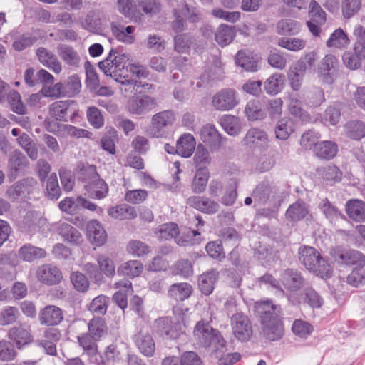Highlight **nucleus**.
<instances>
[{
    "label": "nucleus",
    "instance_id": "f257e3e1",
    "mask_svg": "<svg viewBox=\"0 0 365 365\" xmlns=\"http://www.w3.org/2000/svg\"><path fill=\"white\" fill-rule=\"evenodd\" d=\"M255 312L259 319L261 334L269 341L281 339L284 327L281 317V307L271 300L257 301L255 303Z\"/></svg>",
    "mask_w": 365,
    "mask_h": 365
},
{
    "label": "nucleus",
    "instance_id": "f03ea898",
    "mask_svg": "<svg viewBox=\"0 0 365 365\" xmlns=\"http://www.w3.org/2000/svg\"><path fill=\"white\" fill-rule=\"evenodd\" d=\"M299 262L314 274L321 278H329L332 269L327 260L313 247L302 245L298 250Z\"/></svg>",
    "mask_w": 365,
    "mask_h": 365
},
{
    "label": "nucleus",
    "instance_id": "7ed1b4c3",
    "mask_svg": "<svg viewBox=\"0 0 365 365\" xmlns=\"http://www.w3.org/2000/svg\"><path fill=\"white\" fill-rule=\"evenodd\" d=\"M195 340L202 346L210 347L216 352H223L226 341L218 330L204 321L198 322L193 330Z\"/></svg>",
    "mask_w": 365,
    "mask_h": 365
},
{
    "label": "nucleus",
    "instance_id": "20e7f679",
    "mask_svg": "<svg viewBox=\"0 0 365 365\" xmlns=\"http://www.w3.org/2000/svg\"><path fill=\"white\" fill-rule=\"evenodd\" d=\"M353 34L356 38L353 51L345 52L342 59L347 68L356 70L361 66V61L365 59V27L361 25L356 26Z\"/></svg>",
    "mask_w": 365,
    "mask_h": 365
},
{
    "label": "nucleus",
    "instance_id": "39448f33",
    "mask_svg": "<svg viewBox=\"0 0 365 365\" xmlns=\"http://www.w3.org/2000/svg\"><path fill=\"white\" fill-rule=\"evenodd\" d=\"M129 60L126 53L112 48L108 56L98 63L99 68L108 76L115 78L123 77L125 70V63Z\"/></svg>",
    "mask_w": 365,
    "mask_h": 365
},
{
    "label": "nucleus",
    "instance_id": "423d86ee",
    "mask_svg": "<svg viewBox=\"0 0 365 365\" xmlns=\"http://www.w3.org/2000/svg\"><path fill=\"white\" fill-rule=\"evenodd\" d=\"M88 174V177H83L86 182L84 188L89 196L96 199H103L106 197L108 192V186L106 182L99 178L96 167L92 165L83 171L82 175Z\"/></svg>",
    "mask_w": 365,
    "mask_h": 365
},
{
    "label": "nucleus",
    "instance_id": "0eeeda50",
    "mask_svg": "<svg viewBox=\"0 0 365 365\" xmlns=\"http://www.w3.org/2000/svg\"><path fill=\"white\" fill-rule=\"evenodd\" d=\"M173 16L175 20L172 22V29L175 33H180L185 29L186 20L192 23L197 22L201 14L197 8L182 3L173 9Z\"/></svg>",
    "mask_w": 365,
    "mask_h": 365
},
{
    "label": "nucleus",
    "instance_id": "6e6552de",
    "mask_svg": "<svg viewBox=\"0 0 365 365\" xmlns=\"http://www.w3.org/2000/svg\"><path fill=\"white\" fill-rule=\"evenodd\" d=\"M175 120L173 111L170 110L160 111L153 115L151 125L147 133L152 138H161L165 133L166 128L173 125Z\"/></svg>",
    "mask_w": 365,
    "mask_h": 365
},
{
    "label": "nucleus",
    "instance_id": "1a4fd4ad",
    "mask_svg": "<svg viewBox=\"0 0 365 365\" xmlns=\"http://www.w3.org/2000/svg\"><path fill=\"white\" fill-rule=\"evenodd\" d=\"M78 112V104L73 100L58 101L49 106L51 116L60 121L74 122Z\"/></svg>",
    "mask_w": 365,
    "mask_h": 365
},
{
    "label": "nucleus",
    "instance_id": "9d476101",
    "mask_svg": "<svg viewBox=\"0 0 365 365\" xmlns=\"http://www.w3.org/2000/svg\"><path fill=\"white\" fill-rule=\"evenodd\" d=\"M240 103L237 91L233 88H222L212 98V106L219 111H228L235 108Z\"/></svg>",
    "mask_w": 365,
    "mask_h": 365
},
{
    "label": "nucleus",
    "instance_id": "9b49d317",
    "mask_svg": "<svg viewBox=\"0 0 365 365\" xmlns=\"http://www.w3.org/2000/svg\"><path fill=\"white\" fill-rule=\"evenodd\" d=\"M157 332L166 339H175L185 333L183 322L173 321L169 317H160L155 320Z\"/></svg>",
    "mask_w": 365,
    "mask_h": 365
},
{
    "label": "nucleus",
    "instance_id": "f8f14e48",
    "mask_svg": "<svg viewBox=\"0 0 365 365\" xmlns=\"http://www.w3.org/2000/svg\"><path fill=\"white\" fill-rule=\"evenodd\" d=\"M288 300L294 305L307 304L313 309L320 308L323 303V298L312 287H307L299 294L296 292L289 293Z\"/></svg>",
    "mask_w": 365,
    "mask_h": 365
},
{
    "label": "nucleus",
    "instance_id": "ddd939ff",
    "mask_svg": "<svg viewBox=\"0 0 365 365\" xmlns=\"http://www.w3.org/2000/svg\"><path fill=\"white\" fill-rule=\"evenodd\" d=\"M309 8L310 20L307 22V25L313 36H319L322 31L321 27L326 22V13L315 0L310 1Z\"/></svg>",
    "mask_w": 365,
    "mask_h": 365
},
{
    "label": "nucleus",
    "instance_id": "4468645a",
    "mask_svg": "<svg viewBox=\"0 0 365 365\" xmlns=\"http://www.w3.org/2000/svg\"><path fill=\"white\" fill-rule=\"evenodd\" d=\"M330 254L335 262L340 264L363 267L365 264V256L354 250H341L333 249Z\"/></svg>",
    "mask_w": 365,
    "mask_h": 365
},
{
    "label": "nucleus",
    "instance_id": "2eb2a0df",
    "mask_svg": "<svg viewBox=\"0 0 365 365\" xmlns=\"http://www.w3.org/2000/svg\"><path fill=\"white\" fill-rule=\"evenodd\" d=\"M29 165V162L23 153L17 149L13 150L8 160L9 177L14 180L18 176L23 175Z\"/></svg>",
    "mask_w": 365,
    "mask_h": 365
},
{
    "label": "nucleus",
    "instance_id": "dca6fc26",
    "mask_svg": "<svg viewBox=\"0 0 365 365\" xmlns=\"http://www.w3.org/2000/svg\"><path fill=\"white\" fill-rule=\"evenodd\" d=\"M231 322L233 333L239 340L246 341L250 337L252 330L247 316L242 312L236 313L232 317Z\"/></svg>",
    "mask_w": 365,
    "mask_h": 365
},
{
    "label": "nucleus",
    "instance_id": "f3484780",
    "mask_svg": "<svg viewBox=\"0 0 365 365\" xmlns=\"http://www.w3.org/2000/svg\"><path fill=\"white\" fill-rule=\"evenodd\" d=\"M8 338L18 349H23L33 341L30 329L22 324L12 327L8 332Z\"/></svg>",
    "mask_w": 365,
    "mask_h": 365
},
{
    "label": "nucleus",
    "instance_id": "a211bd4d",
    "mask_svg": "<svg viewBox=\"0 0 365 365\" xmlns=\"http://www.w3.org/2000/svg\"><path fill=\"white\" fill-rule=\"evenodd\" d=\"M201 140L212 150H218L223 144L224 139L212 124H206L200 130Z\"/></svg>",
    "mask_w": 365,
    "mask_h": 365
},
{
    "label": "nucleus",
    "instance_id": "6ab92c4d",
    "mask_svg": "<svg viewBox=\"0 0 365 365\" xmlns=\"http://www.w3.org/2000/svg\"><path fill=\"white\" fill-rule=\"evenodd\" d=\"M38 281L47 285H54L61 282L63 275L61 270L52 264L40 266L36 272Z\"/></svg>",
    "mask_w": 365,
    "mask_h": 365
},
{
    "label": "nucleus",
    "instance_id": "aec40b11",
    "mask_svg": "<svg viewBox=\"0 0 365 365\" xmlns=\"http://www.w3.org/2000/svg\"><path fill=\"white\" fill-rule=\"evenodd\" d=\"M108 19L104 12L101 10L90 11L86 16L83 26L85 29L98 33L107 25Z\"/></svg>",
    "mask_w": 365,
    "mask_h": 365
},
{
    "label": "nucleus",
    "instance_id": "412c9836",
    "mask_svg": "<svg viewBox=\"0 0 365 365\" xmlns=\"http://www.w3.org/2000/svg\"><path fill=\"white\" fill-rule=\"evenodd\" d=\"M63 319V311L55 305H47L39 312L38 321L41 324L56 326Z\"/></svg>",
    "mask_w": 365,
    "mask_h": 365
},
{
    "label": "nucleus",
    "instance_id": "4be33fe9",
    "mask_svg": "<svg viewBox=\"0 0 365 365\" xmlns=\"http://www.w3.org/2000/svg\"><path fill=\"white\" fill-rule=\"evenodd\" d=\"M133 341L144 356H153L155 350V344L151 335L145 330H140L133 336Z\"/></svg>",
    "mask_w": 365,
    "mask_h": 365
},
{
    "label": "nucleus",
    "instance_id": "5701e85b",
    "mask_svg": "<svg viewBox=\"0 0 365 365\" xmlns=\"http://www.w3.org/2000/svg\"><path fill=\"white\" fill-rule=\"evenodd\" d=\"M187 204L206 214H214L217 212L219 209V204L208 198L200 196H192L187 200Z\"/></svg>",
    "mask_w": 365,
    "mask_h": 365
},
{
    "label": "nucleus",
    "instance_id": "b1692460",
    "mask_svg": "<svg viewBox=\"0 0 365 365\" xmlns=\"http://www.w3.org/2000/svg\"><path fill=\"white\" fill-rule=\"evenodd\" d=\"M278 187L274 182L268 181L260 183L253 192L255 200H258L262 203H265L268 200H275L278 193Z\"/></svg>",
    "mask_w": 365,
    "mask_h": 365
},
{
    "label": "nucleus",
    "instance_id": "393cba45",
    "mask_svg": "<svg viewBox=\"0 0 365 365\" xmlns=\"http://www.w3.org/2000/svg\"><path fill=\"white\" fill-rule=\"evenodd\" d=\"M87 235L91 242L96 246L103 245L107 240V234L97 220H91L88 223Z\"/></svg>",
    "mask_w": 365,
    "mask_h": 365
},
{
    "label": "nucleus",
    "instance_id": "a878e982",
    "mask_svg": "<svg viewBox=\"0 0 365 365\" xmlns=\"http://www.w3.org/2000/svg\"><path fill=\"white\" fill-rule=\"evenodd\" d=\"M282 281L284 287L292 292H295L304 284V278L301 273L292 269L284 270L282 275Z\"/></svg>",
    "mask_w": 365,
    "mask_h": 365
},
{
    "label": "nucleus",
    "instance_id": "bb28decb",
    "mask_svg": "<svg viewBox=\"0 0 365 365\" xmlns=\"http://www.w3.org/2000/svg\"><path fill=\"white\" fill-rule=\"evenodd\" d=\"M157 106V101L155 98L144 95L138 98L131 104L130 110L132 113L137 115L147 113Z\"/></svg>",
    "mask_w": 365,
    "mask_h": 365
},
{
    "label": "nucleus",
    "instance_id": "cd10ccee",
    "mask_svg": "<svg viewBox=\"0 0 365 365\" xmlns=\"http://www.w3.org/2000/svg\"><path fill=\"white\" fill-rule=\"evenodd\" d=\"M192 287L187 282H179L172 284L168 291V296L175 301H184L192 293Z\"/></svg>",
    "mask_w": 365,
    "mask_h": 365
},
{
    "label": "nucleus",
    "instance_id": "c85d7f7f",
    "mask_svg": "<svg viewBox=\"0 0 365 365\" xmlns=\"http://www.w3.org/2000/svg\"><path fill=\"white\" fill-rule=\"evenodd\" d=\"M57 49L59 56L66 65L73 68L80 67L81 57L72 46L60 45Z\"/></svg>",
    "mask_w": 365,
    "mask_h": 365
},
{
    "label": "nucleus",
    "instance_id": "c756f323",
    "mask_svg": "<svg viewBox=\"0 0 365 365\" xmlns=\"http://www.w3.org/2000/svg\"><path fill=\"white\" fill-rule=\"evenodd\" d=\"M218 277L219 272L215 269H211L200 275L198 287L200 292L207 296L212 294Z\"/></svg>",
    "mask_w": 365,
    "mask_h": 365
},
{
    "label": "nucleus",
    "instance_id": "7c9ffc66",
    "mask_svg": "<svg viewBox=\"0 0 365 365\" xmlns=\"http://www.w3.org/2000/svg\"><path fill=\"white\" fill-rule=\"evenodd\" d=\"M196 147L194 136L190 133L182 135L177 141V154L184 158L190 157Z\"/></svg>",
    "mask_w": 365,
    "mask_h": 365
},
{
    "label": "nucleus",
    "instance_id": "2f4dec72",
    "mask_svg": "<svg viewBox=\"0 0 365 365\" xmlns=\"http://www.w3.org/2000/svg\"><path fill=\"white\" fill-rule=\"evenodd\" d=\"M36 55L40 62L54 73H58L61 71V63L57 57L48 50L45 48H39L37 50Z\"/></svg>",
    "mask_w": 365,
    "mask_h": 365
},
{
    "label": "nucleus",
    "instance_id": "473e14b6",
    "mask_svg": "<svg viewBox=\"0 0 365 365\" xmlns=\"http://www.w3.org/2000/svg\"><path fill=\"white\" fill-rule=\"evenodd\" d=\"M309 213V206L302 200H297L289 205L285 217L290 222H297L304 219Z\"/></svg>",
    "mask_w": 365,
    "mask_h": 365
},
{
    "label": "nucleus",
    "instance_id": "72a5a7b5",
    "mask_svg": "<svg viewBox=\"0 0 365 365\" xmlns=\"http://www.w3.org/2000/svg\"><path fill=\"white\" fill-rule=\"evenodd\" d=\"M108 214L111 217L119 220H133L138 215L135 209L128 204L111 207L108 209Z\"/></svg>",
    "mask_w": 365,
    "mask_h": 365
},
{
    "label": "nucleus",
    "instance_id": "f704fd0d",
    "mask_svg": "<svg viewBox=\"0 0 365 365\" xmlns=\"http://www.w3.org/2000/svg\"><path fill=\"white\" fill-rule=\"evenodd\" d=\"M245 113L249 120H257L265 118L267 113L264 105L259 100L249 101L245 106Z\"/></svg>",
    "mask_w": 365,
    "mask_h": 365
},
{
    "label": "nucleus",
    "instance_id": "c9c22d12",
    "mask_svg": "<svg viewBox=\"0 0 365 365\" xmlns=\"http://www.w3.org/2000/svg\"><path fill=\"white\" fill-rule=\"evenodd\" d=\"M348 216L356 222L365 221V202L359 200H351L346 202Z\"/></svg>",
    "mask_w": 365,
    "mask_h": 365
},
{
    "label": "nucleus",
    "instance_id": "e433bc0d",
    "mask_svg": "<svg viewBox=\"0 0 365 365\" xmlns=\"http://www.w3.org/2000/svg\"><path fill=\"white\" fill-rule=\"evenodd\" d=\"M115 286L120 290L114 294L113 300L119 307L125 309L128 304L127 294L133 291L132 283L128 279H123L116 282Z\"/></svg>",
    "mask_w": 365,
    "mask_h": 365
},
{
    "label": "nucleus",
    "instance_id": "4c0bfd02",
    "mask_svg": "<svg viewBox=\"0 0 365 365\" xmlns=\"http://www.w3.org/2000/svg\"><path fill=\"white\" fill-rule=\"evenodd\" d=\"M57 232L64 240L74 245H79L82 241L80 232L68 223H61L57 227Z\"/></svg>",
    "mask_w": 365,
    "mask_h": 365
},
{
    "label": "nucleus",
    "instance_id": "58836bf2",
    "mask_svg": "<svg viewBox=\"0 0 365 365\" xmlns=\"http://www.w3.org/2000/svg\"><path fill=\"white\" fill-rule=\"evenodd\" d=\"M210 172L207 168H198L192 180L191 188L194 193L200 194L203 192L207 187Z\"/></svg>",
    "mask_w": 365,
    "mask_h": 365
},
{
    "label": "nucleus",
    "instance_id": "ea45409f",
    "mask_svg": "<svg viewBox=\"0 0 365 365\" xmlns=\"http://www.w3.org/2000/svg\"><path fill=\"white\" fill-rule=\"evenodd\" d=\"M338 146L332 141H322L316 145L314 148L315 155L322 159L329 160L333 158L337 153Z\"/></svg>",
    "mask_w": 365,
    "mask_h": 365
},
{
    "label": "nucleus",
    "instance_id": "a19ab883",
    "mask_svg": "<svg viewBox=\"0 0 365 365\" xmlns=\"http://www.w3.org/2000/svg\"><path fill=\"white\" fill-rule=\"evenodd\" d=\"M143 270V264L138 260H130L118 268V274L129 278L139 277Z\"/></svg>",
    "mask_w": 365,
    "mask_h": 365
},
{
    "label": "nucleus",
    "instance_id": "79ce46f5",
    "mask_svg": "<svg viewBox=\"0 0 365 365\" xmlns=\"http://www.w3.org/2000/svg\"><path fill=\"white\" fill-rule=\"evenodd\" d=\"M349 43L350 41L346 34L342 29L339 28L331 34L326 42V46L329 48L342 49L346 48Z\"/></svg>",
    "mask_w": 365,
    "mask_h": 365
},
{
    "label": "nucleus",
    "instance_id": "37998d69",
    "mask_svg": "<svg viewBox=\"0 0 365 365\" xmlns=\"http://www.w3.org/2000/svg\"><path fill=\"white\" fill-rule=\"evenodd\" d=\"M19 255L24 261L33 262L35 259L45 257L46 252L42 248L28 244L20 248Z\"/></svg>",
    "mask_w": 365,
    "mask_h": 365
},
{
    "label": "nucleus",
    "instance_id": "c03bdc74",
    "mask_svg": "<svg viewBox=\"0 0 365 365\" xmlns=\"http://www.w3.org/2000/svg\"><path fill=\"white\" fill-rule=\"evenodd\" d=\"M235 34L234 26L221 24L215 32V41L220 46H225L232 41Z\"/></svg>",
    "mask_w": 365,
    "mask_h": 365
},
{
    "label": "nucleus",
    "instance_id": "a18cd8bd",
    "mask_svg": "<svg viewBox=\"0 0 365 365\" xmlns=\"http://www.w3.org/2000/svg\"><path fill=\"white\" fill-rule=\"evenodd\" d=\"M267 141V135L266 133L259 128H250L245 138L244 143L250 148L256 147L265 143Z\"/></svg>",
    "mask_w": 365,
    "mask_h": 365
},
{
    "label": "nucleus",
    "instance_id": "49530a36",
    "mask_svg": "<svg viewBox=\"0 0 365 365\" xmlns=\"http://www.w3.org/2000/svg\"><path fill=\"white\" fill-rule=\"evenodd\" d=\"M236 64L246 71L255 72L259 69V63L256 58L240 51L235 57Z\"/></svg>",
    "mask_w": 365,
    "mask_h": 365
},
{
    "label": "nucleus",
    "instance_id": "de8ad7c7",
    "mask_svg": "<svg viewBox=\"0 0 365 365\" xmlns=\"http://www.w3.org/2000/svg\"><path fill=\"white\" fill-rule=\"evenodd\" d=\"M285 76L282 73H275L264 82V88L267 93L276 95L283 88Z\"/></svg>",
    "mask_w": 365,
    "mask_h": 365
},
{
    "label": "nucleus",
    "instance_id": "09e8293b",
    "mask_svg": "<svg viewBox=\"0 0 365 365\" xmlns=\"http://www.w3.org/2000/svg\"><path fill=\"white\" fill-rule=\"evenodd\" d=\"M317 172L327 184L332 185L336 182H339L341 178V173L335 165L319 168Z\"/></svg>",
    "mask_w": 365,
    "mask_h": 365
},
{
    "label": "nucleus",
    "instance_id": "8fccbe9b",
    "mask_svg": "<svg viewBox=\"0 0 365 365\" xmlns=\"http://www.w3.org/2000/svg\"><path fill=\"white\" fill-rule=\"evenodd\" d=\"M345 133L349 138L359 140L365 137V123L361 120H351L345 125Z\"/></svg>",
    "mask_w": 365,
    "mask_h": 365
},
{
    "label": "nucleus",
    "instance_id": "3c124183",
    "mask_svg": "<svg viewBox=\"0 0 365 365\" xmlns=\"http://www.w3.org/2000/svg\"><path fill=\"white\" fill-rule=\"evenodd\" d=\"M301 30V24L291 19H282L277 23V31L280 35H295Z\"/></svg>",
    "mask_w": 365,
    "mask_h": 365
},
{
    "label": "nucleus",
    "instance_id": "603ef678",
    "mask_svg": "<svg viewBox=\"0 0 365 365\" xmlns=\"http://www.w3.org/2000/svg\"><path fill=\"white\" fill-rule=\"evenodd\" d=\"M135 28L133 26H128L126 27L122 25H114L111 26V30L113 35L116 38L122 42L127 43H132L135 38L133 35Z\"/></svg>",
    "mask_w": 365,
    "mask_h": 365
},
{
    "label": "nucleus",
    "instance_id": "864d4df0",
    "mask_svg": "<svg viewBox=\"0 0 365 365\" xmlns=\"http://www.w3.org/2000/svg\"><path fill=\"white\" fill-rule=\"evenodd\" d=\"M14 38L12 46L14 50L21 51L30 47L36 41L37 38L30 33H25L19 36H16V33H11Z\"/></svg>",
    "mask_w": 365,
    "mask_h": 365
},
{
    "label": "nucleus",
    "instance_id": "5fc2aeb1",
    "mask_svg": "<svg viewBox=\"0 0 365 365\" xmlns=\"http://www.w3.org/2000/svg\"><path fill=\"white\" fill-rule=\"evenodd\" d=\"M274 131L277 138L285 140L294 132L293 122L287 118H282L278 120Z\"/></svg>",
    "mask_w": 365,
    "mask_h": 365
},
{
    "label": "nucleus",
    "instance_id": "6e6d98bb",
    "mask_svg": "<svg viewBox=\"0 0 365 365\" xmlns=\"http://www.w3.org/2000/svg\"><path fill=\"white\" fill-rule=\"evenodd\" d=\"M220 125L230 135H237L241 130L240 120L232 115H225L220 118Z\"/></svg>",
    "mask_w": 365,
    "mask_h": 365
},
{
    "label": "nucleus",
    "instance_id": "4d7b16f0",
    "mask_svg": "<svg viewBox=\"0 0 365 365\" xmlns=\"http://www.w3.org/2000/svg\"><path fill=\"white\" fill-rule=\"evenodd\" d=\"M80 346L82 347L84 352L89 356H95L97 354V344L98 339H93L92 336L88 334H83L77 337Z\"/></svg>",
    "mask_w": 365,
    "mask_h": 365
},
{
    "label": "nucleus",
    "instance_id": "13d9d810",
    "mask_svg": "<svg viewBox=\"0 0 365 365\" xmlns=\"http://www.w3.org/2000/svg\"><path fill=\"white\" fill-rule=\"evenodd\" d=\"M7 101L11 110L19 114L24 115L26 113V108L24 105L20 94L16 91H10L7 95Z\"/></svg>",
    "mask_w": 365,
    "mask_h": 365
},
{
    "label": "nucleus",
    "instance_id": "bf43d9fd",
    "mask_svg": "<svg viewBox=\"0 0 365 365\" xmlns=\"http://www.w3.org/2000/svg\"><path fill=\"white\" fill-rule=\"evenodd\" d=\"M107 327L103 319L99 317L93 318L88 324V334L93 339L99 340L106 332Z\"/></svg>",
    "mask_w": 365,
    "mask_h": 365
},
{
    "label": "nucleus",
    "instance_id": "052dcab7",
    "mask_svg": "<svg viewBox=\"0 0 365 365\" xmlns=\"http://www.w3.org/2000/svg\"><path fill=\"white\" fill-rule=\"evenodd\" d=\"M173 274L188 278L193 274V268L188 259H180L176 262L171 268Z\"/></svg>",
    "mask_w": 365,
    "mask_h": 365
},
{
    "label": "nucleus",
    "instance_id": "680f3d73",
    "mask_svg": "<svg viewBox=\"0 0 365 365\" xmlns=\"http://www.w3.org/2000/svg\"><path fill=\"white\" fill-rule=\"evenodd\" d=\"M118 9L125 17L134 18L139 14L137 4L133 0H117Z\"/></svg>",
    "mask_w": 365,
    "mask_h": 365
},
{
    "label": "nucleus",
    "instance_id": "e2e57ef3",
    "mask_svg": "<svg viewBox=\"0 0 365 365\" xmlns=\"http://www.w3.org/2000/svg\"><path fill=\"white\" fill-rule=\"evenodd\" d=\"M119 78H115L114 79L120 83V89L125 94L132 93L135 88H140V85H141V81L130 78L127 73H124L123 77H119Z\"/></svg>",
    "mask_w": 365,
    "mask_h": 365
},
{
    "label": "nucleus",
    "instance_id": "0e129e2a",
    "mask_svg": "<svg viewBox=\"0 0 365 365\" xmlns=\"http://www.w3.org/2000/svg\"><path fill=\"white\" fill-rule=\"evenodd\" d=\"M192 37L188 34L176 35L174 37V49L178 53H185L190 51Z\"/></svg>",
    "mask_w": 365,
    "mask_h": 365
},
{
    "label": "nucleus",
    "instance_id": "69168bd1",
    "mask_svg": "<svg viewBox=\"0 0 365 365\" xmlns=\"http://www.w3.org/2000/svg\"><path fill=\"white\" fill-rule=\"evenodd\" d=\"M127 251L128 253L140 257L148 255L150 252V247L145 242L134 240L128 242L127 245Z\"/></svg>",
    "mask_w": 365,
    "mask_h": 365
},
{
    "label": "nucleus",
    "instance_id": "338daca9",
    "mask_svg": "<svg viewBox=\"0 0 365 365\" xmlns=\"http://www.w3.org/2000/svg\"><path fill=\"white\" fill-rule=\"evenodd\" d=\"M0 316L1 324L9 325L16 322L20 316V312L16 307L6 306L1 309Z\"/></svg>",
    "mask_w": 365,
    "mask_h": 365
},
{
    "label": "nucleus",
    "instance_id": "774afa93",
    "mask_svg": "<svg viewBox=\"0 0 365 365\" xmlns=\"http://www.w3.org/2000/svg\"><path fill=\"white\" fill-rule=\"evenodd\" d=\"M63 84L66 91L64 93H66V95L68 97L74 96L81 91V79L77 74L69 76Z\"/></svg>",
    "mask_w": 365,
    "mask_h": 365
}]
</instances>
